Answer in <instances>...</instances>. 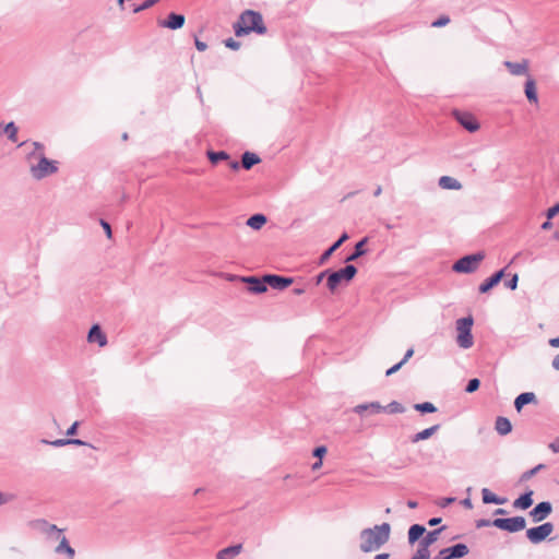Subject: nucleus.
I'll use <instances>...</instances> for the list:
<instances>
[{"instance_id": "nucleus-1", "label": "nucleus", "mask_w": 559, "mask_h": 559, "mask_svg": "<svg viewBox=\"0 0 559 559\" xmlns=\"http://www.w3.org/2000/svg\"><path fill=\"white\" fill-rule=\"evenodd\" d=\"M32 150L26 155L29 165V174L36 180H41L58 170L57 162L45 156V147L39 142H32Z\"/></svg>"}, {"instance_id": "nucleus-2", "label": "nucleus", "mask_w": 559, "mask_h": 559, "mask_svg": "<svg viewBox=\"0 0 559 559\" xmlns=\"http://www.w3.org/2000/svg\"><path fill=\"white\" fill-rule=\"evenodd\" d=\"M391 525L382 523L373 527L364 528L359 533V549L362 552H372L380 549L390 539Z\"/></svg>"}, {"instance_id": "nucleus-3", "label": "nucleus", "mask_w": 559, "mask_h": 559, "mask_svg": "<svg viewBox=\"0 0 559 559\" xmlns=\"http://www.w3.org/2000/svg\"><path fill=\"white\" fill-rule=\"evenodd\" d=\"M236 36H243L251 32L265 34L266 27L263 23L262 15L252 10H246L241 13L238 22L234 26Z\"/></svg>"}, {"instance_id": "nucleus-4", "label": "nucleus", "mask_w": 559, "mask_h": 559, "mask_svg": "<svg viewBox=\"0 0 559 559\" xmlns=\"http://www.w3.org/2000/svg\"><path fill=\"white\" fill-rule=\"evenodd\" d=\"M473 323L474 319L471 316L456 320V343L461 348L467 349L471 348L474 344V338L472 335Z\"/></svg>"}, {"instance_id": "nucleus-5", "label": "nucleus", "mask_w": 559, "mask_h": 559, "mask_svg": "<svg viewBox=\"0 0 559 559\" xmlns=\"http://www.w3.org/2000/svg\"><path fill=\"white\" fill-rule=\"evenodd\" d=\"M357 269L353 264H347L345 267L337 271H330L326 286L331 292H334L342 283H349L355 277Z\"/></svg>"}, {"instance_id": "nucleus-6", "label": "nucleus", "mask_w": 559, "mask_h": 559, "mask_svg": "<svg viewBox=\"0 0 559 559\" xmlns=\"http://www.w3.org/2000/svg\"><path fill=\"white\" fill-rule=\"evenodd\" d=\"M485 259L484 252H477L474 254L465 255L459 259L452 266V270L456 273L469 274L475 272L480 262Z\"/></svg>"}, {"instance_id": "nucleus-7", "label": "nucleus", "mask_w": 559, "mask_h": 559, "mask_svg": "<svg viewBox=\"0 0 559 559\" xmlns=\"http://www.w3.org/2000/svg\"><path fill=\"white\" fill-rule=\"evenodd\" d=\"M492 526L509 533H516L526 527V520L523 516L498 518L492 520Z\"/></svg>"}, {"instance_id": "nucleus-8", "label": "nucleus", "mask_w": 559, "mask_h": 559, "mask_svg": "<svg viewBox=\"0 0 559 559\" xmlns=\"http://www.w3.org/2000/svg\"><path fill=\"white\" fill-rule=\"evenodd\" d=\"M554 532V524L550 522L543 523L538 526L528 528L526 537L532 544L544 542Z\"/></svg>"}, {"instance_id": "nucleus-9", "label": "nucleus", "mask_w": 559, "mask_h": 559, "mask_svg": "<svg viewBox=\"0 0 559 559\" xmlns=\"http://www.w3.org/2000/svg\"><path fill=\"white\" fill-rule=\"evenodd\" d=\"M31 526L47 536L49 539H57L63 533V530L59 528L57 525L49 523L44 519L35 520L31 523Z\"/></svg>"}, {"instance_id": "nucleus-10", "label": "nucleus", "mask_w": 559, "mask_h": 559, "mask_svg": "<svg viewBox=\"0 0 559 559\" xmlns=\"http://www.w3.org/2000/svg\"><path fill=\"white\" fill-rule=\"evenodd\" d=\"M453 116L456 121L469 132H476L479 129V123L474 116L469 112L454 110Z\"/></svg>"}, {"instance_id": "nucleus-11", "label": "nucleus", "mask_w": 559, "mask_h": 559, "mask_svg": "<svg viewBox=\"0 0 559 559\" xmlns=\"http://www.w3.org/2000/svg\"><path fill=\"white\" fill-rule=\"evenodd\" d=\"M264 282L273 289L283 290L294 283L292 277H285L276 274L264 275Z\"/></svg>"}, {"instance_id": "nucleus-12", "label": "nucleus", "mask_w": 559, "mask_h": 559, "mask_svg": "<svg viewBox=\"0 0 559 559\" xmlns=\"http://www.w3.org/2000/svg\"><path fill=\"white\" fill-rule=\"evenodd\" d=\"M552 511V506L548 501L539 502L534 509L530 511V516L533 522L538 523L544 521Z\"/></svg>"}, {"instance_id": "nucleus-13", "label": "nucleus", "mask_w": 559, "mask_h": 559, "mask_svg": "<svg viewBox=\"0 0 559 559\" xmlns=\"http://www.w3.org/2000/svg\"><path fill=\"white\" fill-rule=\"evenodd\" d=\"M503 66L514 76H520V75H525L527 78L531 76L528 73L530 61L527 59H523L520 62L504 61Z\"/></svg>"}, {"instance_id": "nucleus-14", "label": "nucleus", "mask_w": 559, "mask_h": 559, "mask_svg": "<svg viewBox=\"0 0 559 559\" xmlns=\"http://www.w3.org/2000/svg\"><path fill=\"white\" fill-rule=\"evenodd\" d=\"M468 551V547L465 544H455L441 549L440 555H444V559H456L466 556Z\"/></svg>"}, {"instance_id": "nucleus-15", "label": "nucleus", "mask_w": 559, "mask_h": 559, "mask_svg": "<svg viewBox=\"0 0 559 559\" xmlns=\"http://www.w3.org/2000/svg\"><path fill=\"white\" fill-rule=\"evenodd\" d=\"M241 282L247 283L249 292L253 294H262L267 289L264 276L261 278L255 276L241 277Z\"/></svg>"}, {"instance_id": "nucleus-16", "label": "nucleus", "mask_w": 559, "mask_h": 559, "mask_svg": "<svg viewBox=\"0 0 559 559\" xmlns=\"http://www.w3.org/2000/svg\"><path fill=\"white\" fill-rule=\"evenodd\" d=\"M385 411V407L381 405L379 402H370L358 404L353 408V412L358 415H364L366 412L370 414H379Z\"/></svg>"}, {"instance_id": "nucleus-17", "label": "nucleus", "mask_w": 559, "mask_h": 559, "mask_svg": "<svg viewBox=\"0 0 559 559\" xmlns=\"http://www.w3.org/2000/svg\"><path fill=\"white\" fill-rule=\"evenodd\" d=\"M185 15L170 13L167 20L159 21V26L169 28V29H178L181 28L185 24Z\"/></svg>"}, {"instance_id": "nucleus-18", "label": "nucleus", "mask_w": 559, "mask_h": 559, "mask_svg": "<svg viewBox=\"0 0 559 559\" xmlns=\"http://www.w3.org/2000/svg\"><path fill=\"white\" fill-rule=\"evenodd\" d=\"M56 540H59V544L55 548V552L57 555H66L67 559H74L75 550L70 546L67 537L61 534Z\"/></svg>"}, {"instance_id": "nucleus-19", "label": "nucleus", "mask_w": 559, "mask_h": 559, "mask_svg": "<svg viewBox=\"0 0 559 559\" xmlns=\"http://www.w3.org/2000/svg\"><path fill=\"white\" fill-rule=\"evenodd\" d=\"M87 341L90 343H97L100 347L107 344V337L103 333L100 326L98 324H94L87 334Z\"/></svg>"}, {"instance_id": "nucleus-20", "label": "nucleus", "mask_w": 559, "mask_h": 559, "mask_svg": "<svg viewBox=\"0 0 559 559\" xmlns=\"http://www.w3.org/2000/svg\"><path fill=\"white\" fill-rule=\"evenodd\" d=\"M503 276H504V270H500V271L496 272L492 276H490L484 283H481L479 285V292L481 294L489 292L492 287L498 285V283L502 280Z\"/></svg>"}, {"instance_id": "nucleus-21", "label": "nucleus", "mask_w": 559, "mask_h": 559, "mask_svg": "<svg viewBox=\"0 0 559 559\" xmlns=\"http://www.w3.org/2000/svg\"><path fill=\"white\" fill-rule=\"evenodd\" d=\"M348 239L347 233H343L342 236L336 240L328 250H325L319 259L320 264H324L330 257Z\"/></svg>"}, {"instance_id": "nucleus-22", "label": "nucleus", "mask_w": 559, "mask_h": 559, "mask_svg": "<svg viewBox=\"0 0 559 559\" xmlns=\"http://www.w3.org/2000/svg\"><path fill=\"white\" fill-rule=\"evenodd\" d=\"M524 93H525V96H526V98L528 99L530 103H532V104H537L538 103V96H537V91H536V83H535V80L532 76H528L526 82H525Z\"/></svg>"}, {"instance_id": "nucleus-23", "label": "nucleus", "mask_w": 559, "mask_h": 559, "mask_svg": "<svg viewBox=\"0 0 559 559\" xmlns=\"http://www.w3.org/2000/svg\"><path fill=\"white\" fill-rule=\"evenodd\" d=\"M438 185L441 189H444V190H461L462 189V183L457 179L450 177V176L440 177Z\"/></svg>"}, {"instance_id": "nucleus-24", "label": "nucleus", "mask_w": 559, "mask_h": 559, "mask_svg": "<svg viewBox=\"0 0 559 559\" xmlns=\"http://www.w3.org/2000/svg\"><path fill=\"white\" fill-rule=\"evenodd\" d=\"M536 402V395L533 392L521 393L514 401V407L520 412L524 405Z\"/></svg>"}, {"instance_id": "nucleus-25", "label": "nucleus", "mask_w": 559, "mask_h": 559, "mask_svg": "<svg viewBox=\"0 0 559 559\" xmlns=\"http://www.w3.org/2000/svg\"><path fill=\"white\" fill-rule=\"evenodd\" d=\"M533 491L530 490L513 501V508L526 510L533 504Z\"/></svg>"}, {"instance_id": "nucleus-26", "label": "nucleus", "mask_w": 559, "mask_h": 559, "mask_svg": "<svg viewBox=\"0 0 559 559\" xmlns=\"http://www.w3.org/2000/svg\"><path fill=\"white\" fill-rule=\"evenodd\" d=\"M440 428L439 425H433L429 428H426L417 433H415L412 438H411V441L413 443H417L419 441H423V440H427L429 439L431 436H433L438 429Z\"/></svg>"}, {"instance_id": "nucleus-27", "label": "nucleus", "mask_w": 559, "mask_h": 559, "mask_svg": "<svg viewBox=\"0 0 559 559\" xmlns=\"http://www.w3.org/2000/svg\"><path fill=\"white\" fill-rule=\"evenodd\" d=\"M241 551V545H234L219 550L216 555V559H231L239 555Z\"/></svg>"}, {"instance_id": "nucleus-28", "label": "nucleus", "mask_w": 559, "mask_h": 559, "mask_svg": "<svg viewBox=\"0 0 559 559\" xmlns=\"http://www.w3.org/2000/svg\"><path fill=\"white\" fill-rule=\"evenodd\" d=\"M495 428L497 432L501 436H506L512 430L511 421L506 417H498L496 419Z\"/></svg>"}, {"instance_id": "nucleus-29", "label": "nucleus", "mask_w": 559, "mask_h": 559, "mask_svg": "<svg viewBox=\"0 0 559 559\" xmlns=\"http://www.w3.org/2000/svg\"><path fill=\"white\" fill-rule=\"evenodd\" d=\"M368 241V238L365 237L362 238L360 241H358L355 246V249H354V252L352 254H349L347 258H346V262H353V261H356L358 258H360L361 255H364L366 253V250H365V245L367 243Z\"/></svg>"}, {"instance_id": "nucleus-30", "label": "nucleus", "mask_w": 559, "mask_h": 559, "mask_svg": "<svg viewBox=\"0 0 559 559\" xmlns=\"http://www.w3.org/2000/svg\"><path fill=\"white\" fill-rule=\"evenodd\" d=\"M261 162L260 157L251 152H245L241 156V165L245 169H250L252 166Z\"/></svg>"}, {"instance_id": "nucleus-31", "label": "nucleus", "mask_w": 559, "mask_h": 559, "mask_svg": "<svg viewBox=\"0 0 559 559\" xmlns=\"http://www.w3.org/2000/svg\"><path fill=\"white\" fill-rule=\"evenodd\" d=\"M483 502L486 504L495 503V504H503L506 503L504 498H499L495 493H492L488 488L481 489Z\"/></svg>"}, {"instance_id": "nucleus-32", "label": "nucleus", "mask_w": 559, "mask_h": 559, "mask_svg": "<svg viewBox=\"0 0 559 559\" xmlns=\"http://www.w3.org/2000/svg\"><path fill=\"white\" fill-rule=\"evenodd\" d=\"M444 527L428 532L426 536L419 542V545L429 549V546L437 542L440 533Z\"/></svg>"}, {"instance_id": "nucleus-33", "label": "nucleus", "mask_w": 559, "mask_h": 559, "mask_svg": "<svg viewBox=\"0 0 559 559\" xmlns=\"http://www.w3.org/2000/svg\"><path fill=\"white\" fill-rule=\"evenodd\" d=\"M426 532V528L423 525L414 524L408 530V542L409 544H414L417 542Z\"/></svg>"}, {"instance_id": "nucleus-34", "label": "nucleus", "mask_w": 559, "mask_h": 559, "mask_svg": "<svg viewBox=\"0 0 559 559\" xmlns=\"http://www.w3.org/2000/svg\"><path fill=\"white\" fill-rule=\"evenodd\" d=\"M265 223L266 217L263 214H254L247 221V225L254 230L261 229Z\"/></svg>"}, {"instance_id": "nucleus-35", "label": "nucleus", "mask_w": 559, "mask_h": 559, "mask_svg": "<svg viewBox=\"0 0 559 559\" xmlns=\"http://www.w3.org/2000/svg\"><path fill=\"white\" fill-rule=\"evenodd\" d=\"M3 132L7 134L8 139L11 142L15 143L17 141L19 128L15 126V123L13 121H11L4 126Z\"/></svg>"}, {"instance_id": "nucleus-36", "label": "nucleus", "mask_w": 559, "mask_h": 559, "mask_svg": "<svg viewBox=\"0 0 559 559\" xmlns=\"http://www.w3.org/2000/svg\"><path fill=\"white\" fill-rule=\"evenodd\" d=\"M206 155L212 164H217L219 160H226L229 158V155L224 151H207Z\"/></svg>"}, {"instance_id": "nucleus-37", "label": "nucleus", "mask_w": 559, "mask_h": 559, "mask_svg": "<svg viewBox=\"0 0 559 559\" xmlns=\"http://www.w3.org/2000/svg\"><path fill=\"white\" fill-rule=\"evenodd\" d=\"M414 408L420 413H435L437 411V407L430 402L415 404Z\"/></svg>"}, {"instance_id": "nucleus-38", "label": "nucleus", "mask_w": 559, "mask_h": 559, "mask_svg": "<svg viewBox=\"0 0 559 559\" xmlns=\"http://www.w3.org/2000/svg\"><path fill=\"white\" fill-rule=\"evenodd\" d=\"M385 411L390 414H401L404 413L405 408L399 402H391L389 405L384 406Z\"/></svg>"}, {"instance_id": "nucleus-39", "label": "nucleus", "mask_w": 559, "mask_h": 559, "mask_svg": "<svg viewBox=\"0 0 559 559\" xmlns=\"http://www.w3.org/2000/svg\"><path fill=\"white\" fill-rule=\"evenodd\" d=\"M430 557V550L418 545V548L415 552V555L411 559H429Z\"/></svg>"}, {"instance_id": "nucleus-40", "label": "nucleus", "mask_w": 559, "mask_h": 559, "mask_svg": "<svg viewBox=\"0 0 559 559\" xmlns=\"http://www.w3.org/2000/svg\"><path fill=\"white\" fill-rule=\"evenodd\" d=\"M543 468H545V465L544 464H538L536 465L534 468L530 469V471H526L523 475H522V480H527L530 479L531 477H533L536 473H538L539 471H542Z\"/></svg>"}, {"instance_id": "nucleus-41", "label": "nucleus", "mask_w": 559, "mask_h": 559, "mask_svg": "<svg viewBox=\"0 0 559 559\" xmlns=\"http://www.w3.org/2000/svg\"><path fill=\"white\" fill-rule=\"evenodd\" d=\"M480 385V381L477 378L471 379L466 385L465 391L467 393H473L478 390Z\"/></svg>"}, {"instance_id": "nucleus-42", "label": "nucleus", "mask_w": 559, "mask_h": 559, "mask_svg": "<svg viewBox=\"0 0 559 559\" xmlns=\"http://www.w3.org/2000/svg\"><path fill=\"white\" fill-rule=\"evenodd\" d=\"M159 0H145L141 5L136 7L133 12L139 13L143 10L150 9L155 5Z\"/></svg>"}, {"instance_id": "nucleus-43", "label": "nucleus", "mask_w": 559, "mask_h": 559, "mask_svg": "<svg viewBox=\"0 0 559 559\" xmlns=\"http://www.w3.org/2000/svg\"><path fill=\"white\" fill-rule=\"evenodd\" d=\"M450 23V17L448 15H441L439 19L431 23L432 27H443Z\"/></svg>"}, {"instance_id": "nucleus-44", "label": "nucleus", "mask_w": 559, "mask_h": 559, "mask_svg": "<svg viewBox=\"0 0 559 559\" xmlns=\"http://www.w3.org/2000/svg\"><path fill=\"white\" fill-rule=\"evenodd\" d=\"M41 442L45 444H50L56 448H60V447L68 445L69 440L68 439H57L53 441H48V440L43 439Z\"/></svg>"}, {"instance_id": "nucleus-45", "label": "nucleus", "mask_w": 559, "mask_h": 559, "mask_svg": "<svg viewBox=\"0 0 559 559\" xmlns=\"http://www.w3.org/2000/svg\"><path fill=\"white\" fill-rule=\"evenodd\" d=\"M519 276L518 274H514L509 281L504 283V285L511 289L514 290L518 287Z\"/></svg>"}, {"instance_id": "nucleus-46", "label": "nucleus", "mask_w": 559, "mask_h": 559, "mask_svg": "<svg viewBox=\"0 0 559 559\" xmlns=\"http://www.w3.org/2000/svg\"><path fill=\"white\" fill-rule=\"evenodd\" d=\"M326 448L324 445H320V447H317L314 450H313V456L316 457H319V459H322L325 453H326Z\"/></svg>"}, {"instance_id": "nucleus-47", "label": "nucleus", "mask_w": 559, "mask_h": 559, "mask_svg": "<svg viewBox=\"0 0 559 559\" xmlns=\"http://www.w3.org/2000/svg\"><path fill=\"white\" fill-rule=\"evenodd\" d=\"M557 214H559V203L555 204L554 206L547 210V218L551 219Z\"/></svg>"}, {"instance_id": "nucleus-48", "label": "nucleus", "mask_w": 559, "mask_h": 559, "mask_svg": "<svg viewBox=\"0 0 559 559\" xmlns=\"http://www.w3.org/2000/svg\"><path fill=\"white\" fill-rule=\"evenodd\" d=\"M225 45L226 47L230 48V49H234V50H237L239 47H240V43L239 41H236L235 39L233 38H228L226 41H225Z\"/></svg>"}, {"instance_id": "nucleus-49", "label": "nucleus", "mask_w": 559, "mask_h": 559, "mask_svg": "<svg viewBox=\"0 0 559 559\" xmlns=\"http://www.w3.org/2000/svg\"><path fill=\"white\" fill-rule=\"evenodd\" d=\"M487 526H492V521L487 520V519H480V520L476 521L477 528L487 527Z\"/></svg>"}, {"instance_id": "nucleus-50", "label": "nucleus", "mask_w": 559, "mask_h": 559, "mask_svg": "<svg viewBox=\"0 0 559 559\" xmlns=\"http://www.w3.org/2000/svg\"><path fill=\"white\" fill-rule=\"evenodd\" d=\"M100 225H102V227L104 228V230H105V233H106V236H107L108 238H111L112 233H111V227H110V225H109L106 221H104V219H102V221H100Z\"/></svg>"}, {"instance_id": "nucleus-51", "label": "nucleus", "mask_w": 559, "mask_h": 559, "mask_svg": "<svg viewBox=\"0 0 559 559\" xmlns=\"http://www.w3.org/2000/svg\"><path fill=\"white\" fill-rule=\"evenodd\" d=\"M403 364L400 361L399 364L394 365L393 367L389 368L385 372L386 376H392L393 373L397 372L402 368Z\"/></svg>"}, {"instance_id": "nucleus-52", "label": "nucleus", "mask_w": 559, "mask_h": 559, "mask_svg": "<svg viewBox=\"0 0 559 559\" xmlns=\"http://www.w3.org/2000/svg\"><path fill=\"white\" fill-rule=\"evenodd\" d=\"M79 427V421H74L67 430V436H74L76 435Z\"/></svg>"}, {"instance_id": "nucleus-53", "label": "nucleus", "mask_w": 559, "mask_h": 559, "mask_svg": "<svg viewBox=\"0 0 559 559\" xmlns=\"http://www.w3.org/2000/svg\"><path fill=\"white\" fill-rule=\"evenodd\" d=\"M13 498V495H4L0 492V506L10 502Z\"/></svg>"}, {"instance_id": "nucleus-54", "label": "nucleus", "mask_w": 559, "mask_h": 559, "mask_svg": "<svg viewBox=\"0 0 559 559\" xmlns=\"http://www.w3.org/2000/svg\"><path fill=\"white\" fill-rule=\"evenodd\" d=\"M413 355H414V349L413 348L407 349L403 359L401 360V362L403 365L406 364L413 357Z\"/></svg>"}, {"instance_id": "nucleus-55", "label": "nucleus", "mask_w": 559, "mask_h": 559, "mask_svg": "<svg viewBox=\"0 0 559 559\" xmlns=\"http://www.w3.org/2000/svg\"><path fill=\"white\" fill-rule=\"evenodd\" d=\"M549 449L555 452V453H558L559 452V438L556 439L555 441H552L551 443H549Z\"/></svg>"}, {"instance_id": "nucleus-56", "label": "nucleus", "mask_w": 559, "mask_h": 559, "mask_svg": "<svg viewBox=\"0 0 559 559\" xmlns=\"http://www.w3.org/2000/svg\"><path fill=\"white\" fill-rule=\"evenodd\" d=\"M329 274H330V271H329V270H325V271H323V272L319 273V274L317 275V277H316V283H317V284H320V283L322 282V280H323L325 276H329Z\"/></svg>"}, {"instance_id": "nucleus-57", "label": "nucleus", "mask_w": 559, "mask_h": 559, "mask_svg": "<svg viewBox=\"0 0 559 559\" xmlns=\"http://www.w3.org/2000/svg\"><path fill=\"white\" fill-rule=\"evenodd\" d=\"M195 47L199 51H204L206 50L207 48V45L204 43V41H201L199 40L198 38L195 39Z\"/></svg>"}, {"instance_id": "nucleus-58", "label": "nucleus", "mask_w": 559, "mask_h": 559, "mask_svg": "<svg viewBox=\"0 0 559 559\" xmlns=\"http://www.w3.org/2000/svg\"><path fill=\"white\" fill-rule=\"evenodd\" d=\"M68 444H74V445H90L87 442L80 440V439H68Z\"/></svg>"}, {"instance_id": "nucleus-59", "label": "nucleus", "mask_w": 559, "mask_h": 559, "mask_svg": "<svg viewBox=\"0 0 559 559\" xmlns=\"http://www.w3.org/2000/svg\"><path fill=\"white\" fill-rule=\"evenodd\" d=\"M548 343L551 347L558 348L559 347V336L550 338Z\"/></svg>"}, {"instance_id": "nucleus-60", "label": "nucleus", "mask_w": 559, "mask_h": 559, "mask_svg": "<svg viewBox=\"0 0 559 559\" xmlns=\"http://www.w3.org/2000/svg\"><path fill=\"white\" fill-rule=\"evenodd\" d=\"M441 522V519L440 518H432L428 521V525L429 526H436L438 525L439 523Z\"/></svg>"}, {"instance_id": "nucleus-61", "label": "nucleus", "mask_w": 559, "mask_h": 559, "mask_svg": "<svg viewBox=\"0 0 559 559\" xmlns=\"http://www.w3.org/2000/svg\"><path fill=\"white\" fill-rule=\"evenodd\" d=\"M552 368L556 369V370H559V354L555 356V358L552 359Z\"/></svg>"}, {"instance_id": "nucleus-62", "label": "nucleus", "mask_w": 559, "mask_h": 559, "mask_svg": "<svg viewBox=\"0 0 559 559\" xmlns=\"http://www.w3.org/2000/svg\"><path fill=\"white\" fill-rule=\"evenodd\" d=\"M462 504H463L465 508H467V509H472V508H473V503H472V501H471V499H469V498L464 499V500L462 501Z\"/></svg>"}, {"instance_id": "nucleus-63", "label": "nucleus", "mask_w": 559, "mask_h": 559, "mask_svg": "<svg viewBox=\"0 0 559 559\" xmlns=\"http://www.w3.org/2000/svg\"><path fill=\"white\" fill-rule=\"evenodd\" d=\"M551 226H552V224H551L550 219H547L545 223H543L542 228L544 230H547V229H550Z\"/></svg>"}, {"instance_id": "nucleus-64", "label": "nucleus", "mask_w": 559, "mask_h": 559, "mask_svg": "<svg viewBox=\"0 0 559 559\" xmlns=\"http://www.w3.org/2000/svg\"><path fill=\"white\" fill-rule=\"evenodd\" d=\"M390 555L386 552L379 554L374 557V559H389Z\"/></svg>"}]
</instances>
